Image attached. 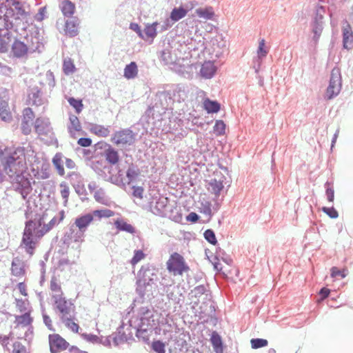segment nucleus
I'll list each match as a JSON object with an SVG mask.
<instances>
[{
  "mask_svg": "<svg viewBox=\"0 0 353 353\" xmlns=\"http://www.w3.org/2000/svg\"><path fill=\"white\" fill-rule=\"evenodd\" d=\"M46 216V213L42 215L36 214L33 219L26 222L21 245L30 256L34 254L37 242L63 220L65 212L63 210L59 211L48 223H45Z\"/></svg>",
  "mask_w": 353,
  "mask_h": 353,
  "instance_id": "nucleus-1",
  "label": "nucleus"
},
{
  "mask_svg": "<svg viewBox=\"0 0 353 353\" xmlns=\"http://www.w3.org/2000/svg\"><path fill=\"white\" fill-rule=\"evenodd\" d=\"M134 323L137 330L136 336L143 341L149 340L153 330L157 327L154 310L149 307H141L138 309Z\"/></svg>",
  "mask_w": 353,
  "mask_h": 353,
  "instance_id": "nucleus-2",
  "label": "nucleus"
},
{
  "mask_svg": "<svg viewBox=\"0 0 353 353\" xmlns=\"http://www.w3.org/2000/svg\"><path fill=\"white\" fill-rule=\"evenodd\" d=\"M157 274L155 269L149 265H143L137 275L136 292L141 299L150 296L157 288Z\"/></svg>",
  "mask_w": 353,
  "mask_h": 353,
  "instance_id": "nucleus-3",
  "label": "nucleus"
},
{
  "mask_svg": "<svg viewBox=\"0 0 353 353\" xmlns=\"http://www.w3.org/2000/svg\"><path fill=\"white\" fill-rule=\"evenodd\" d=\"M89 340L91 343H102L105 346H111L112 344L114 346H118L129 341L134 340L132 325L130 324L125 327V325L122 323L117 328V332H113L111 335L105 338H99L96 335L90 334Z\"/></svg>",
  "mask_w": 353,
  "mask_h": 353,
  "instance_id": "nucleus-4",
  "label": "nucleus"
},
{
  "mask_svg": "<svg viewBox=\"0 0 353 353\" xmlns=\"http://www.w3.org/2000/svg\"><path fill=\"white\" fill-rule=\"evenodd\" d=\"M3 170L8 176L26 173L27 166L23 150L17 148L8 154L5 153Z\"/></svg>",
  "mask_w": 353,
  "mask_h": 353,
  "instance_id": "nucleus-5",
  "label": "nucleus"
},
{
  "mask_svg": "<svg viewBox=\"0 0 353 353\" xmlns=\"http://www.w3.org/2000/svg\"><path fill=\"white\" fill-rule=\"evenodd\" d=\"M325 14V8L323 6H318L312 15L310 22V29L313 34L312 41L314 43L319 41L321 33L324 28V15Z\"/></svg>",
  "mask_w": 353,
  "mask_h": 353,
  "instance_id": "nucleus-6",
  "label": "nucleus"
},
{
  "mask_svg": "<svg viewBox=\"0 0 353 353\" xmlns=\"http://www.w3.org/2000/svg\"><path fill=\"white\" fill-rule=\"evenodd\" d=\"M24 174H10L8 176L13 189L21 194L23 199H26L32 190L28 177Z\"/></svg>",
  "mask_w": 353,
  "mask_h": 353,
  "instance_id": "nucleus-7",
  "label": "nucleus"
},
{
  "mask_svg": "<svg viewBox=\"0 0 353 353\" xmlns=\"http://www.w3.org/2000/svg\"><path fill=\"white\" fill-rule=\"evenodd\" d=\"M167 269L172 272L174 276L182 275L183 272L190 270L189 266L186 264L184 258L179 253H172L167 263Z\"/></svg>",
  "mask_w": 353,
  "mask_h": 353,
  "instance_id": "nucleus-8",
  "label": "nucleus"
},
{
  "mask_svg": "<svg viewBox=\"0 0 353 353\" xmlns=\"http://www.w3.org/2000/svg\"><path fill=\"white\" fill-rule=\"evenodd\" d=\"M136 135L130 128H125L115 132L112 139V142L119 146H130L134 143Z\"/></svg>",
  "mask_w": 353,
  "mask_h": 353,
  "instance_id": "nucleus-9",
  "label": "nucleus"
},
{
  "mask_svg": "<svg viewBox=\"0 0 353 353\" xmlns=\"http://www.w3.org/2000/svg\"><path fill=\"white\" fill-rule=\"evenodd\" d=\"M160 60L171 69H175L178 65L179 58L175 50H172L170 46H167L160 52Z\"/></svg>",
  "mask_w": 353,
  "mask_h": 353,
  "instance_id": "nucleus-10",
  "label": "nucleus"
},
{
  "mask_svg": "<svg viewBox=\"0 0 353 353\" xmlns=\"http://www.w3.org/2000/svg\"><path fill=\"white\" fill-rule=\"evenodd\" d=\"M52 298L54 299L56 308L62 314L61 319L73 313L72 303L62 297L61 294H54L52 296Z\"/></svg>",
  "mask_w": 353,
  "mask_h": 353,
  "instance_id": "nucleus-11",
  "label": "nucleus"
},
{
  "mask_svg": "<svg viewBox=\"0 0 353 353\" xmlns=\"http://www.w3.org/2000/svg\"><path fill=\"white\" fill-rule=\"evenodd\" d=\"M49 344L51 353H58L69 346V343L58 334L49 335Z\"/></svg>",
  "mask_w": 353,
  "mask_h": 353,
  "instance_id": "nucleus-12",
  "label": "nucleus"
},
{
  "mask_svg": "<svg viewBox=\"0 0 353 353\" xmlns=\"http://www.w3.org/2000/svg\"><path fill=\"white\" fill-rule=\"evenodd\" d=\"M70 227L76 230V235L84 241L85 233L88 228V213L77 217L74 223Z\"/></svg>",
  "mask_w": 353,
  "mask_h": 353,
  "instance_id": "nucleus-13",
  "label": "nucleus"
},
{
  "mask_svg": "<svg viewBox=\"0 0 353 353\" xmlns=\"http://www.w3.org/2000/svg\"><path fill=\"white\" fill-rule=\"evenodd\" d=\"M28 99L30 104L37 106L44 104L46 101L43 97L41 89L37 86L29 88L28 90Z\"/></svg>",
  "mask_w": 353,
  "mask_h": 353,
  "instance_id": "nucleus-14",
  "label": "nucleus"
},
{
  "mask_svg": "<svg viewBox=\"0 0 353 353\" xmlns=\"http://www.w3.org/2000/svg\"><path fill=\"white\" fill-rule=\"evenodd\" d=\"M343 46L348 50L353 48V32L347 21L343 22Z\"/></svg>",
  "mask_w": 353,
  "mask_h": 353,
  "instance_id": "nucleus-15",
  "label": "nucleus"
},
{
  "mask_svg": "<svg viewBox=\"0 0 353 353\" xmlns=\"http://www.w3.org/2000/svg\"><path fill=\"white\" fill-rule=\"evenodd\" d=\"M28 50H30L28 46L18 39H14L13 43L11 45V52L14 57L21 59L27 55Z\"/></svg>",
  "mask_w": 353,
  "mask_h": 353,
  "instance_id": "nucleus-16",
  "label": "nucleus"
},
{
  "mask_svg": "<svg viewBox=\"0 0 353 353\" xmlns=\"http://www.w3.org/2000/svg\"><path fill=\"white\" fill-rule=\"evenodd\" d=\"M5 10L0 9V25H2L3 27H13V23L10 19L14 18L15 19L14 9L12 7Z\"/></svg>",
  "mask_w": 353,
  "mask_h": 353,
  "instance_id": "nucleus-17",
  "label": "nucleus"
},
{
  "mask_svg": "<svg viewBox=\"0 0 353 353\" xmlns=\"http://www.w3.org/2000/svg\"><path fill=\"white\" fill-rule=\"evenodd\" d=\"M168 198H159L155 203L154 205L151 206V211L153 214L163 217L167 214Z\"/></svg>",
  "mask_w": 353,
  "mask_h": 353,
  "instance_id": "nucleus-18",
  "label": "nucleus"
},
{
  "mask_svg": "<svg viewBox=\"0 0 353 353\" xmlns=\"http://www.w3.org/2000/svg\"><path fill=\"white\" fill-rule=\"evenodd\" d=\"M34 128L39 134H48L52 130L49 119L37 118L34 123Z\"/></svg>",
  "mask_w": 353,
  "mask_h": 353,
  "instance_id": "nucleus-19",
  "label": "nucleus"
},
{
  "mask_svg": "<svg viewBox=\"0 0 353 353\" xmlns=\"http://www.w3.org/2000/svg\"><path fill=\"white\" fill-rule=\"evenodd\" d=\"M61 241L66 246H69L72 242L81 243L83 241V239L76 235V230L70 226L66 229Z\"/></svg>",
  "mask_w": 353,
  "mask_h": 353,
  "instance_id": "nucleus-20",
  "label": "nucleus"
},
{
  "mask_svg": "<svg viewBox=\"0 0 353 353\" xmlns=\"http://www.w3.org/2000/svg\"><path fill=\"white\" fill-rule=\"evenodd\" d=\"M78 19L76 17H70L65 22V33L70 37H74L78 32Z\"/></svg>",
  "mask_w": 353,
  "mask_h": 353,
  "instance_id": "nucleus-21",
  "label": "nucleus"
},
{
  "mask_svg": "<svg viewBox=\"0 0 353 353\" xmlns=\"http://www.w3.org/2000/svg\"><path fill=\"white\" fill-rule=\"evenodd\" d=\"M90 192H93V196L97 202L108 205L110 203L109 198L106 196L103 189L99 188L95 189L94 186H92L90 184Z\"/></svg>",
  "mask_w": 353,
  "mask_h": 353,
  "instance_id": "nucleus-22",
  "label": "nucleus"
},
{
  "mask_svg": "<svg viewBox=\"0 0 353 353\" xmlns=\"http://www.w3.org/2000/svg\"><path fill=\"white\" fill-rule=\"evenodd\" d=\"M216 68L212 61H205L201 68L200 73L205 79H211L215 74Z\"/></svg>",
  "mask_w": 353,
  "mask_h": 353,
  "instance_id": "nucleus-23",
  "label": "nucleus"
},
{
  "mask_svg": "<svg viewBox=\"0 0 353 353\" xmlns=\"http://www.w3.org/2000/svg\"><path fill=\"white\" fill-rule=\"evenodd\" d=\"M31 44L28 46L30 51L41 52V48L43 47L41 39L40 38V34L38 30H36L33 33L31 34Z\"/></svg>",
  "mask_w": 353,
  "mask_h": 353,
  "instance_id": "nucleus-24",
  "label": "nucleus"
},
{
  "mask_svg": "<svg viewBox=\"0 0 353 353\" xmlns=\"http://www.w3.org/2000/svg\"><path fill=\"white\" fill-rule=\"evenodd\" d=\"M114 214V212L109 209L94 210L92 214H90V223L94 220L100 221L102 218H109Z\"/></svg>",
  "mask_w": 353,
  "mask_h": 353,
  "instance_id": "nucleus-25",
  "label": "nucleus"
},
{
  "mask_svg": "<svg viewBox=\"0 0 353 353\" xmlns=\"http://www.w3.org/2000/svg\"><path fill=\"white\" fill-rule=\"evenodd\" d=\"M0 119L9 122L12 120V114L10 111L8 103L0 97Z\"/></svg>",
  "mask_w": 353,
  "mask_h": 353,
  "instance_id": "nucleus-26",
  "label": "nucleus"
},
{
  "mask_svg": "<svg viewBox=\"0 0 353 353\" xmlns=\"http://www.w3.org/2000/svg\"><path fill=\"white\" fill-rule=\"evenodd\" d=\"M159 23L157 22H154L152 23H148L145 25L144 30H143V37L142 39L148 40L151 39L153 41L154 38L157 36V26Z\"/></svg>",
  "mask_w": 353,
  "mask_h": 353,
  "instance_id": "nucleus-27",
  "label": "nucleus"
},
{
  "mask_svg": "<svg viewBox=\"0 0 353 353\" xmlns=\"http://www.w3.org/2000/svg\"><path fill=\"white\" fill-rule=\"evenodd\" d=\"M210 341L215 353H223L222 339L217 332H212Z\"/></svg>",
  "mask_w": 353,
  "mask_h": 353,
  "instance_id": "nucleus-28",
  "label": "nucleus"
},
{
  "mask_svg": "<svg viewBox=\"0 0 353 353\" xmlns=\"http://www.w3.org/2000/svg\"><path fill=\"white\" fill-rule=\"evenodd\" d=\"M140 170L137 165L133 163L130 164L126 171V176L128 179L127 183L130 184L136 181L140 175Z\"/></svg>",
  "mask_w": 353,
  "mask_h": 353,
  "instance_id": "nucleus-29",
  "label": "nucleus"
},
{
  "mask_svg": "<svg viewBox=\"0 0 353 353\" xmlns=\"http://www.w3.org/2000/svg\"><path fill=\"white\" fill-rule=\"evenodd\" d=\"M104 156L105 160L110 164L114 165L119 161V157L118 152L110 145L105 150Z\"/></svg>",
  "mask_w": 353,
  "mask_h": 353,
  "instance_id": "nucleus-30",
  "label": "nucleus"
},
{
  "mask_svg": "<svg viewBox=\"0 0 353 353\" xmlns=\"http://www.w3.org/2000/svg\"><path fill=\"white\" fill-rule=\"evenodd\" d=\"M12 274L15 276H19L25 274L23 262L17 257L14 258L12 262Z\"/></svg>",
  "mask_w": 353,
  "mask_h": 353,
  "instance_id": "nucleus-31",
  "label": "nucleus"
},
{
  "mask_svg": "<svg viewBox=\"0 0 353 353\" xmlns=\"http://www.w3.org/2000/svg\"><path fill=\"white\" fill-rule=\"evenodd\" d=\"M61 9L65 17L70 18L74 12L75 5L70 0H63L61 2Z\"/></svg>",
  "mask_w": 353,
  "mask_h": 353,
  "instance_id": "nucleus-32",
  "label": "nucleus"
},
{
  "mask_svg": "<svg viewBox=\"0 0 353 353\" xmlns=\"http://www.w3.org/2000/svg\"><path fill=\"white\" fill-rule=\"evenodd\" d=\"M208 190L213 193L216 197H219L221 191L223 188V181L217 180L216 179H212L208 183Z\"/></svg>",
  "mask_w": 353,
  "mask_h": 353,
  "instance_id": "nucleus-33",
  "label": "nucleus"
},
{
  "mask_svg": "<svg viewBox=\"0 0 353 353\" xmlns=\"http://www.w3.org/2000/svg\"><path fill=\"white\" fill-rule=\"evenodd\" d=\"M329 84L333 86H339L340 90L341 89V74L339 68L335 67L332 70Z\"/></svg>",
  "mask_w": 353,
  "mask_h": 353,
  "instance_id": "nucleus-34",
  "label": "nucleus"
},
{
  "mask_svg": "<svg viewBox=\"0 0 353 353\" xmlns=\"http://www.w3.org/2000/svg\"><path fill=\"white\" fill-rule=\"evenodd\" d=\"M90 131L96 135L106 137L110 134V130L108 127L103 125L90 123Z\"/></svg>",
  "mask_w": 353,
  "mask_h": 353,
  "instance_id": "nucleus-35",
  "label": "nucleus"
},
{
  "mask_svg": "<svg viewBox=\"0 0 353 353\" xmlns=\"http://www.w3.org/2000/svg\"><path fill=\"white\" fill-rule=\"evenodd\" d=\"M138 74V68L135 62L132 61L126 65L124 68V77L128 79L135 78Z\"/></svg>",
  "mask_w": 353,
  "mask_h": 353,
  "instance_id": "nucleus-36",
  "label": "nucleus"
},
{
  "mask_svg": "<svg viewBox=\"0 0 353 353\" xmlns=\"http://www.w3.org/2000/svg\"><path fill=\"white\" fill-rule=\"evenodd\" d=\"M114 225L117 229L120 231H124L130 234H133L135 232V229L132 225L128 223L122 219L116 220Z\"/></svg>",
  "mask_w": 353,
  "mask_h": 353,
  "instance_id": "nucleus-37",
  "label": "nucleus"
},
{
  "mask_svg": "<svg viewBox=\"0 0 353 353\" xmlns=\"http://www.w3.org/2000/svg\"><path fill=\"white\" fill-rule=\"evenodd\" d=\"M204 108L208 113H216L220 110L221 105L216 101L207 99L204 101Z\"/></svg>",
  "mask_w": 353,
  "mask_h": 353,
  "instance_id": "nucleus-38",
  "label": "nucleus"
},
{
  "mask_svg": "<svg viewBox=\"0 0 353 353\" xmlns=\"http://www.w3.org/2000/svg\"><path fill=\"white\" fill-rule=\"evenodd\" d=\"M187 13L188 10L182 6L179 8H174L171 12L170 19L174 21H178L183 18Z\"/></svg>",
  "mask_w": 353,
  "mask_h": 353,
  "instance_id": "nucleus-39",
  "label": "nucleus"
},
{
  "mask_svg": "<svg viewBox=\"0 0 353 353\" xmlns=\"http://www.w3.org/2000/svg\"><path fill=\"white\" fill-rule=\"evenodd\" d=\"M159 99L161 101V105L165 109H168V106L173 102L172 99V94L168 91H165L159 94Z\"/></svg>",
  "mask_w": 353,
  "mask_h": 353,
  "instance_id": "nucleus-40",
  "label": "nucleus"
},
{
  "mask_svg": "<svg viewBox=\"0 0 353 353\" xmlns=\"http://www.w3.org/2000/svg\"><path fill=\"white\" fill-rule=\"evenodd\" d=\"M13 8L15 12V19H19L21 18H24L27 15V12H26L25 9L22 3L19 1H14L12 3Z\"/></svg>",
  "mask_w": 353,
  "mask_h": 353,
  "instance_id": "nucleus-41",
  "label": "nucleus"
},
{
  "mask_svg": "<svg viewBox=\"0 0 353 353\" xmlns=\"http://www.w3.org/2000/svg\"><path fill=\"white\" fill-rule=\"evenodd\" d=\"M69 119L70 125L68 126V130L71 134L72 133V129L77 132L81 130V126L77 116L70 115Z\"/></svg>",
  "mask_w": 353,
  "mask_h": 353,
  "instance_id": "nucleus-42",
  "label": "nucleus"
},
{
  "mask_svg": "<svg viewBox=\"0 0 353 353\" xmlns=\"http://www.w3.org/2000/svg\"><path fill=\"white\" fill-rule=\"evenodd\" d=\"M16 321L18 322L19 324L23 325L24 326H28L32 323L33 319L30 316V312H26L22 315L17 316Z\"/></svg>",
  "mask_w": 353,
  "mask_h": 353,
  "instance_id": "nucleus-43",
  "label": "nucleus"
},
{
  "mask_svg": "<svg viewBox=\"0 0 353 353\" xmlns=\"http://www.w3.org/2000/svg\"><path fill=\"white\" fill-rule=\"evenodd\" d=\"M52 163L57 170V172L59 175L63 176L64 175V168L62 164V160H61V156L59 154H55V156L53 157Z\"/></svg>",
  "mask_w": 353,
  "mask_h": 353,
  "instance_id": "nucleus-44",
  "label": "nucleus"
},
{
  "mask_svg": "<svg viewBox=\"0 0 353 353\" xmlns=\"http://www.w3.org/2000/svg\"><path fill=\"white\" fill-rule=\"evenodd\" d=\"M340 91V87L333 86L329 84L326 90L325 98L326 99L330 100L336 97L339 94Z\"/></svg>",
  "mask_w": 353,
  "mask_h": 353,
  "instance_id": "nucleus-45",
  "label": "nucleus"
},
{
  "mask_svg": "<svg viewBox=\"0 0 353 353\" xmlns=\"http://www.w3.org/2000/svg\"><path fill=\"white\" fill-rule=\"evenodd\" d=\"M110 181L113 184H115L121 188L125 187V183L123 182V176L121 170L118 172L117 175H112L110 177Z\"/></svg>",
  "mask_w": 353,
  "mask_h": 353,
  "instance_id": "nucleus-46",
  "label": "nucleus"
},
{
  "mask_svg": "<svg viewBox=\"0 0 353 353\" xmlns=\"http://www.w3.org/2000/svg\"><path fill=\"white\" fill-rule=\"evenodd\" d=\"M72 314L62 319V321L65 323V326L70 328L74 332H78L79 325L72 320Z\"/></svg>",
  "mask_w": 353,
  "mask_h": 353,
  "instance_id": "nucleus-47",
  "label": "nucleus"
},
{
  "mask_svg": "<svg viewBox=\"0 0 353 353\" xmlns=\"http://www.w3.org/2000/svg\"><path fill=\"white\" fill-rule=\"evenodd\" d=\"M214 134L221 136L225 134V124L221 120H216L213 127Z\"/></svg>",
  "mask_w": 353,
  "mask_h": 353,
  "instance_id": "nucleus-48",
  "label": "nucleus"
},
{
  "mask_svg": "<svg viewBox=\"0 0 353 353\" xmlns=\"http://www.w3.org/2000/svg\"><path fill=\"white\" fill-rule=\"evenodd\" d=\"M203 236L210 244L215 245L217 243L215 233L212 229L206 230L203 233Z\"/></svg>",
  "mask_w": 353,
  "mask_h": 353,
  "instance_id": "nucleus-49",
  "label": "nucleus"
},
{
  "mask_svg": "<svg viewBox=\"0 0 353 353\" xmlns=\"http://www.w3.org/2000/svg\"><path fill=\"white\" fill-rule=\"evenodd\" d=\"M69 104L75 109L77 113H80L83 109L82 101L80 99H74V97H70L68 99Z\"/></svg>",
  "mask_w": 353,
  "mask_h": 353,
  "instance_id": "nucleus-50",
  "label": "nucleus"
},
{
  "mask_svg": "<svg viewBox=\"0 0 353 353\" xmlns=\"http://www.w3.org/2000/svg\"><path fill=\"white\" fill-rule=\"evenodd\" d=\"M75 70V66L73 62L69 60H64L63 64V71L65 74L68 75L72 74Z\"/></svg>",
  "mask_w": 353,
  "mask_h": 353,
  "instance_id": "nucleus-51",
  "label": "nucleus"
},
{
  "mask_svg": "<svg viewBox=\"0 0 353 353\" xmlns=\"http://www.w3.org/2000/svg\"><path fill=\"white\" fill-rule=\"evenodd\" d=\"M251 346L253 349H258L261 347H263L268 345V342L266 339H251Z\"/></svg>",
  "mask_w": 353,
  "mask_h": 353,
  "instance_id": "nucleus-52",
  "label": "nucleus"
},
{
  "mask_svg": "<svg viewBox=\"0 0 353 353\" xmlns=\"http://www.w3.org/2000/svg\"><path fill=\"white\" fill-rule=\"evenodd\" d=\"M13 37H0V52H7Z\"/></svg>",
  "mask_w": 353,
  "mask_h": 353,
  "instance_id": "nucleus-53",
  "label": "nucleus"
},
{
  "mask_svg": "<svg viewBox=\"0 0 353 353\" xmlns=\"http://www.w3.org/2000/svg\"><path fill=\"white\" fill-rule=\"evenodd\" d=\"M152 349L156 353H165V344L161 341L152 342Z\"/></svg>",
  "mask_w": 353,
  "mask_h": 353,
  "instance_id": "nucleus-54",
  "label": "nucleus"
},
{
  "mask_svg": "<svg viewBox=\"0 0 353 353\" xmlns=\"http://www.w3.org/2000/svg\"><path fill=\"white\" fill-rule=\"evenodd\" d=\"M60 187L61 188V195L62 198L64 199V204H65L68 202V197L70 195V189L65 182H62L60 184Z\"/></svg>",
  "mask_w": 353,
  "mask_h": 353,
  "instance_id": "nucleus-55",
  "label": "nucleus"
},
{
  "mask_svg": "<svg viewBox=\"0 0 353 353\" xmlns=\"http://www.w3.org/2000/svg\"><path fill=\"white\" fill-rule=\"evenodd\" d=\"M173 95L174 97L177 95L179 97V101L181 99L183 101L187 97L184 88L179 85L174 89Z\"/></svg>",
  "mask_w": 353,
  "mask_h": 353,
  "instance_id": "nucleus-56",
  "label": "nucleus"
},
{
  "mask_svg": "<svg viewBox=\"0 0 353 353\" xmlns=\"http://www.w3.org/2000/svg\"><path fill=\"white\" fill-rule=\"evenodd\" d=\"M268 54V51L265 49V40L261 39L259 41V48L257 50V56L259 59H262L265 57Z\"/></svg>",
  "mask_w": 353,
  "mask_h": 353,
  "instance_id": "nucleus-57",
  "label": "nucleus"
},
{
  "mask_svg": "<svg viewBox=\"0 0 353 353\" xmlns=\"http://www.w3.org/2000/svg\"><path fill=\"white\" fill-rule=\"evenodd\" d=\"M322 211L331 219H336L339 216V213L334 207H323Z\"/></svg>",
  "mask_w": 353,
  "mask_h": 353,
  "instance_id": "nucleus-58",
  "label": "nucleus"
},
{
  "mask_svg": "<svg viewBox=\"0 0 353 353\" xmlns=\"http://www.w3.org/2000/svg\"><path fill=\"white\" fill-rule=\"evenodd\" d=\"M329 185L330 183L328 181H327L325 184V186L326 187L325 194L327 201L329 202H333L334 199V190L332 187H329Z\"/></svg>",
  "mask_w": 353,
  "mask_h": 353,
  "instance_id": "nucleus-59",
  "label": "nucleus"
},
{
  "mask_svg": "<svg viewBox=\"0 0 353 353\" xmlns=\"http://www.w3.org/2000/svg\"><path fill=\"white\" fill-rule=\"evenodd\" d=\"M132 188L133 190L132 196L134 197L139 198L140 199H143L144 192L143 187L133 185Z\"/></svg>",
  "mask_w": 353,
  "mask_h": 353,
  "instance_id": "nucleus-60",
  "label": "nucleus"
},
{
  "mask_svg": "<svg viewBox=\"0 0 353 353\" xmlns=\"http://www.w3.org/2000/svg\"><path fill=\"white\" fill-rule=\"evenodd\" d=\"M50 290L54 292H60L62 295L61 286L57 283V279L54 276H53L50 281Z\"/></svg>",
  "mask_w": 353,
  "mask_h": 353,
  "instance_id": "nucleus-61",
  "label": "nucleus"
},
{
  "mask_svg": "<svg viewBox=\"0 0 353 353\" xmlns=\"http://www.w3.org/2000/svg\"><path fill=\"white\" fill-rule=\"evenodd\" d=\"M192 292L194 293L195 297H199L205 294L206 287L204 285H199L196 286Z\"/></svg>",
  "mask_w": 353,
  "mask_h": 353,
  "instance_id": "nucleus-62",
  "label": "nucleus"
},
{
  "mask_svg": "<svg viewBox=\"0 0 353 353\" xmlns=\"http://www.w3.org/2000/svg\"><path fill=\"white\" fill-rule=\"evenodd\" d=\"M144 256H145V254L142 250H135L134 254L132 259H131L132 264L137 263L139 261H141L144 257Z\"/></svg>",
  "mask_w": 353,
  "mask_h": 353,
  "instance_id": "nucleus-63",
  "label": "nucleus"
},
{
  "mask_svg": "<svg viewBox=\"0 0 353 353\" xmlns=\"http://www.w3.org/2000/svg\"><path fill=\"white\" fill-rule=\"evenodd\" d=\"M46 78L49 87L54 88L55 86V79L53 72L50 70L47 71Z\"/></svg>",
  "mask_w": 353,
  "mask_h": 353,
  "instance_id": "nucleus-64",
  "label": "nucleus"
}]
</instances>
